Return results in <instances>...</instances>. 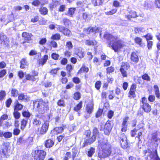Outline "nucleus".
Listing matches in <instances>:
<instances>
[{"mask_svg": "<svg viewBox=\"0 0 160 160\" xmlns=\"http://www.w3.org/2000/svg\"><path fill=\"white\" fill-rule=\"evenodd\" d=\"M104 38L110 41L108 45L109 47L111 48L115 52L119 51L125 46L124 42L117 36H113L110 34L106 33L104 34Z\"/></svg>", "mask_w": 160, "mask_h": 160, "instance_id": "nucleus-1", "label": "nucleus"}, {"mask_svg": "<svg viewBox=\"0 0 160 160\" xmlns=\"http://www.w3.org/2000/svg\"><path fill=\"white\" fill-rule=\"evenodd\" d=\"M99 146L102 150L99 152L98 157L100 158H103L109 156L111 153V145L108 144L107 140H105L102 142L99 141Z\"/></svg>", "mask_w": 160, "mask_h": 160, "instance_id": "nucleus-2", "label": "nucleus"}, {"mask_svg": "<svg viewBox=\"0 0 160 160\" xmlns=\"http://www.w3.org/2000/svg\"><path fill=\"white\" fill-rule=\"evenodd\" d=\"M34 106L36 107L37 111L40 114L46 112L49 108L48 102H45L42 99L34 102Z\"/></svg>", "mask_w": 160, "mask_h": 160, "instance_id": "nucleus-3", "label": "nucleus"}, {"mask_svg": "<svg viewBox=\"0 0 160 160\" xmlns=\"http://www.w3.org/2000/svg\"><path fill=\"white\" fill-rule=\"evenodd\" d=\"M10 146L9 143H5L2 146L0 153L4 156H7L10 153Z\"/></svg>", "mask_w": 160, "mask_h": 160, "instance_id": "nucleus-4", "label": "nucleus"}, {"mask_svg": "<svg viewBox=\"0 0 160 160\" xmlns=\"http://www.w3.org/2000/svg\"><path fill=\"white\" fill-rule=\"evenodd\" d=\"M141 102V107L144 112H149L151 110V106L147 102L146 98H142Z\"/></svg>", "mask_w": 160, "mask_h": 160, "instance_id": "nucleus-5", "label": "nucleus"}, {"mask_svg": "<svg viewBox=\"0 0 160 160\" xmlns=\"http://www.w3.org/2000/svg\"><path fill=\"white\" fill-rule=\"evenodd\" d=\"M35 155L34 156V160H43L46 154V152L43 150L35 151Z\"/></svg>", "mask_w": 160, "mask_h": 160, "instance_id": "nucleus-6", "label": "nucleus"}, {"mask_svg": "<svg viewBox=\"0 0 160 160\" xmlns=\"http://www.w3.org/2000/svg\"><path fill=\"white\" fill-rule=\"evenodd\" d=\"M143 153L146 156H149L151 158V160H160L156 152H152L151 150L149 149L143 151Z\"/></svg>", "mask_w": 160, "mask_h": 160, "instance_id": "nucleus-7", "label": "nucleus"}, {"mask_svg": "<svg viewBox=\"0 0 160 160\" xmlns=\"http://www.w3.org/2000/svg\"><path fill=\"white\" fill-rule=\"evenodd\" d=\"M120 141L122 148L124 149L128 147V142L127 137L124 133L121 135L120 137Z\"/></svg>", "mask_w": 160, "mask_h": 160, "instance_id": "nucleus-8", "label": "nucleus"}, {"mask_svg": "<svg viewBox=\"0 0 160 160\" xmlns=\"http://www.w3.org/2000/svg\"><path fill=\"white\" fill-rule=\"evenodd\" d=\"M151 141L152 143L154 144L155 151L156 152V148L158 147V143L160 142V139L157 137L156 133H154L152 135Z\"/></svg>", "mask_w": 160, "mask_h": 160, "instance_id": "nucleus-9", "label": "nucleus"}, {"mask_svg": "<svg viewBox=\"0 0 160 160\" xmlns=\"http://www.w3.org/2000/svg\"><path fill=\"white\" fill-rule=\"evenodd\" d=\"M12 17V14L10 15H4L1 18V21L6 25L8 23L11 22Z\"/></svg>", "mask_w": 160, "mask_h": 160, "instance_id": "nucleus-10", "label": "nucleus"}, {"mask_svg": "<svg viewBox=\"0 0 160 160\" xmlns=\"http://www.w3.org/2000/svg\"><path fill=\"white\" fill-rule=\"evenodd\" d=\"M49 126V123L48 122H45L42 124V127L39 129V131L40 134H44L46 133L48 130Z\"/></svg>", "mask_w": 160, "mask_h": 160, "instance_id": "nucleus-11", "label": "nucleus"}, {"mask_svg": "<svg viewBox=\"0 0 160 160\" xmlns=\"http://www.w3.org/2000/svg\"><path fill=\"white\" fill-rule=\"evenodd\" d=\"M129 119V117L126 116L123 119V122L121 125V131L122 132H126L127 130L128 124L127 122Z\"/></svg>", "mask_w": 160, "mask_h": 160, "instance_id": "nucleus-12", "label": "nucleus"}, {"mask_svg": "<svg viewBox=\"0 0 160 160\" xmlns=\"http://www.w3.org/2000/svg\"><path fill=\"white\" fill-rule=\"evenodd\" d=\"M142 130L139 129L137 130L136 129H134L131 132V136L132 137H134L135 135L137 134L136 137V138H138L139 141L140 140V136L142 135Z\"/></svg>", "mask_w": 160, "mask_h": 160, "instance_id": "nucleus-13", "label": "nucleus"}, {"mask_svg": "<svg viewBox=\"0 0 160 160\" xmlns=\"http://www.w3.org/2000/svg\"><path fill=\"white\" fill-rule=\"evenodd\" d=\"M138 16L136 12L132 10L129 12L128 14L125 15V17L128 20H130L131 18H135Z\"/></svg>", "mask_w": 160, "mask_h": 160, "instance_id": "nucleus-14", "label": "nucleus"}, {"mask_svg": "<svg viewBox=\"0 0 160 160\" xmlns=\"http://www.w3.org/2000/svg\"><path fill=\"white\" fill-rule=\"evenodd\" d=\"M64 128L62 127H56L53 130L51 131V134L52 135H57L58 133H60L62 132Z\"/></svg>", "mask_w": 160, "mask_h": 160, "instance_id": "nucleus-15", "label": "nucleus"}, {"mask_svg": "<svg viewBox=\"0 0 160 160\" xmlns=\"http://www.w3.org/2000/svg\"><path fill=\"white\" fill-rule=\"evenodd\" d=\"M112 127L109 122H107L105 125L104 132L106 135H108L110 132Z\"/></svg>", "mask_w": 160, "mask_h": 160, "instance_id": "nucleus-16", "label": "nucleus"}, {"mask_svg": "<svg viewBox=\"0 0 160 160\" xmlns=\"http://www.w3.org/2000/svg\"><path fill=\"white\" fill-rule=\"evenodd\" d=\"M76 10L75 8H68V11L65 13V14L70 17H73Z\"/></svg>", "mask_w": 160, "mask_h": 160, "instance_id": "nucleus-17", "label": "nucleus"}, {"mask_svg": "<svg viewBox=\"0 0 160 160\" xmlns=\"http://www.w3.org/2000/svg\"><path fill=\"white\" fill-rule=\"evenodd\" d=\"M48 59V55H45L41 59L38 60L37 62L39 65L43 66L46 63Z\"/></svg>", "mask_w": 160, "mask_h": 160, "instance_id": "nucleus-18", "label": "nucleus"}, {"mask_svg": "<svg viewBox=\"0 0 160 160\" xmlns=\"http://www.w3.org/2000/svg\"><path fill=\"white\" fill-rule=\"evenodd\" d=\"M8 41L7 38L6 36L2 34H0V43H3L7 45L8 44Z\"/></svg>", "mask_w": 160, "mask_h": 160, "instance_id": "nucleus-19", "label": "nucleus"}, {"mask_svg": "<svg viewBox=\"0 0 160 160\" xmlns=\"http://www.w3.org/2000/svg\"><path fill=\"white\" fill-rule=\"evenodd\" d=\"M83 19L86 22L89 21L92 17V15L86 12L82 13Z\"/></svg>", "mask_w": 160, "mask_h": 160, "instance_id": "nucleus-20", "label": "nucleus"}, {"mask_svg": "<svg viewBox=\"0 0 160 160\" xmlns=\"http://www.w3.org/2000/svg\"><path fill=\"white\" fill-rule=\"evenodd\" d=\"M153 90L156 97L159 99L160 97V92L158 86L157 85H154L153 86Z\"/></svg>", "mask_w": 160, "mask_h": 160, "instance_id": "nucleus-21", "label": "nucleus"}, {"mask_svg": "<svg viewBox=\"0 0 160 160\" xmlns=\"http://www.w3.org/2000/svg\"><path fill=\"white\" fill-rule=\"evenodd\" d=\"M134 41L136 43L138 44L140 47H143L145 44L142 42V39L139 37H137L134 38Z\"/></svg>", "mask_w": 160, "mask_h": 160, "instance_id": "nucleus-22", "label": "nucleus"}, {"mask_svg": "<svg viewBox=\"0 0 160 160\" xmlns=\"http://www.w3.org/2000/svg\"><path fill=\"white\" fill-rule=\"evenodd\" d=\"M22 36L24 38L25 40H29L30 39L32 35L31 33L25 32L22 33Z\"/></svg>", "mask_w": 160, "mask_h": 160, "instance_id": "nucleus-23", "label": "nucleus"}, {"mask_svg": "<svg viewBox=\"0 0 160 160\" xmlns=\"http://www.w3.org/2000/svg\"><path fill=\"white\" fill-rule=\"evenodd\" d=\"M131 60L134 62H137L139 60V58L137 54L134 52H132L131 55Z\"/></svg>", "mask_w": 160, "mask_h": 160, "instance_id": "nucleus-24", "label": "nucleus"}, {"mask_svg": "<svg viewBox=\"0 0 160 160\" xmlns=\"http://www.w3.org/2000/svg\"><path fill=\"white\" fill-rule=\"evenodd\" d=\"M14 108V110L18 111V110H20L22 109L23 106L21 104L19 103L18 101H16Z\"/></svg>", "mask_w": 160, "mask_h": 160, "instance_id": "nucleus-25", "label": "nucleus"}, {"mask_svg": "<svg viewBox=\"0 0 160 160\" xmlns=\"http://www.w3.org/2000/svg\"><path fill=\"white\" fill-rule=\"evenodd\" d=\"M93 110V105L92 103L88 104L86 107L87 112L90 114L91 113Z\"/></svg>", "mask_w": 160, "mask_h": 160, "instance_id": "nucleus-26", "label": "nucleus"}, {"mask_svg": "<svg viewBox=\"0 0 160 160\" xmlns=\"http://www.w3.org/2000/svg\"><path fill=\"white\" fill-rule=\"evenodd\" d=\"M20 68H24L28 65L26 59L25 58H22L20 62Z\"/></svg>", "mask_w": 160, "mask_h": 160, "instance_id": "nucleus-27", "label": "nucleus"}, {"mask_svg": "<svg viewBox=\"0 0 160 160\" xmlns=\"http://www.w3.org/2000/svg\"><path fill=\"white\" fill-rule=\"evenodd\" d=\"M54 142L51 139L47 140L45 144V146L47 148H50L54 145Z\"/></svg>", "mask_w": 160, "mask_h": 160, "instance_id": "nucleus-28", "label": "nucleus"}, {"mask_svg": "<svg viewBox=\"0 0 160 160\" xmlns=\"http://www.w3.org/2000/svg\"><path fill=\"white\" fill-rule=\"evenodd\" d=\"M130 67V65L128 62H123L121 66L120 69L125 70H127Z\"/></svg>", "mask_w": 160, "mask_h": 160, "instance_id": "nucleus-29", "label": "nucleus"}, {"mask_svg": "<svg viewBox=\"0 0 160 160\" xmlns=\"http://www.w3.org/2000/svg\"><path fill=\"white\" fill-rule=\"evenodd\" d=\"M145 31V29L143 27H137L134 29V31L136 33H140L141 32H143Z\"/></svg>", "mask_w": 160, "mask_h": 160, "instance_id": "nucleus-30", "label": "nucleus"}, {"mask_svg": "<svg viewBox=\"0 0 160 160\" xmlns=\"http://www.w3.org/2000/svg\"><path fill=\"white\" fill-rule=\"evenodd\" d=\"M88 70L89 69L88 67H86L84 66H83L79 70L78 73H81L84 72H88Z\"/></svg>", "mask_w": 160, "mask_h": 160, "instance_id": "nucleus-31", "label": "nucleus"}, {"mask_svg": "<svg viewBox=\"0 0 160 160\" xmlns=\"http://www.w3.org/2000/svg\"><path fill=\"white\" fill-rule=\"evenodd\" d=\"M48 10L47 8L45 7H41L39 9L40 13L42 15H45L48 13Z\"/></svg>", "mask_w": 160, "mask_h": 160, "instance_id": "nucleus-32", "label": "nucleus"}, {"mask_svg": "<svg viewBox=\"0 0 160 160\" xmlns=\"http://www.w3.org/2000/svg\"><path fill=\"white\" fill-rule=\"evenodd\" d=\"M86 44L89 46L94 45L97 44V42L95 40H86Z\"/></svg>", "mask_w": 160, "mask_h": 160, "instance_id": "nucleus-33", "label": "nucleus"}, {"mask_svg": "<svg viewBox=\"0 0 160 160\" xmlns=\"http://www.w3.org/2000/svg\"><path fill=\"white\" fill-rule=\"evenodd\" d=\"M8 118V116L7 114H4L2 115L0 118V126L2 125L3 121L7 120Z\"/></svg>", "mask_w": 160, "mask_h": 160, "instance_id": "nucleus-34", "label": "nucleus"}, {"mask_svg": "<svg viewBox=\"0 0 160 160\" xmlns=\"http://www.w3.org/2000/svg\"><path fill=\"white\" fill-rule=\"evenodd\" d=\"M28 122L27 120L23 119L22 120L21 122V129L23 130L25 128L26 126L27 123Z\"/></svg>", "mask_w": 160, "mask_h": 160, "instance_id": "nucleus-35", "label": "nucleus"}, {"mask_svg": "<svg viewBox=\"0 0 160 160\" xmlns=\"http://www.w3.org/2000/svg\"><path fill=\"white\" fill-rule=\"evenodd\" d=\"M95 152V149L93 148H91L88 151V155L91 157L94 154Z\"/></svg>", "mask_w": 160, "mask_h": 160, "instance_id": "nucleus-36", "label": "nucleus"}, {"mask_svg": "<svg viewBox=\"0 0 160 160\" xmlns=\"http://www.w3.org/2000/svg\"><path fill=\"white\" fill-rule=\"evenodd\" d=\"M82 102H80L77 106L74 108V110L78 112L80 110L82 107Z\"/></svg>", "mask_w": 160, "mask_h": 160, "instance_id": "nucleus-37", "label": "nucleus"}, {"mask_svg": "<svg viewBox=\"0 0 160 160\" xmlns=\"http://www.w3.org/2000/svg\"><path fill=\"white\" fill-rule=\"evenodd\" d=\"M26 78L27 80H32L34 81L35 80V78L33 75H30L29 74H27L26 75Z\"/></svg>", "mask_w": 160, "mask_h": 160, "instance_id": "nucleus-38", "label": "nucleus"}, {"mask_svg": "<svg viewBox=\"0 0 160 160\" xmlns=\"http://www.w3.org/2000/svg\"><path fill=\"white\" fill-rule=\"evenodd\" d=\"M41 123V122L38 118L33 119V123L34 125L38 126L40 125Z\"/></svg>", "mask_w": 160, "mask_h": 160, "instance_id": "nucleus-39", "label": "nucleus"}, {"mask_svg": "<svg viewBox=\"0 0 160 160\" xmlns=\"http://www.w3.org/2000/svg\"><path fill=\"white\" fill-rule=\"evenodd\" d=\"M18 91L16 89H12L11 91V94L12 96L14 97H16L18 95Z\"/></svg>", "mask_w": 160, "mask_h": 160, "instance_id": "nucleus-40", "label": "nucleus"}, {"mask_svg": "<svg viewBox=\"0 0 160 160\" xmlns=\"http://www.w3.org/2000/svg\"><path fill=\"white\" fill-rule=\"evenodd\" d=\"M63 34L66 36H70L71 35V31L68 28H65L63 31Z\"/></svg>", "mask_w": 160, "mask_h": 160, "instance_id": "nucleus-41", "label": "nucleus"}, {"mask_svg": "<svg viewBox=\"0 0 160 160\" xmlns=\"http://www.w3.org/2000/svg\"><path fill=\"white\" fill-rule=\"evenodd\" d=\"M117 11V10L116 9H114L112 10L111 11H109L108 12H105V13L106 14L108 15H110L114 14Z\"/></svg>", "mask_w": 160, "mask_h": 160, "instance_id": "nucleus-42", "label": "nucleus"}, {"mask_svg": "<svg viewBox=\"0 0 160 160\" xmlns=\"http://www.w3.org/2000/svg\"><path fill=\"white\" fill-rule=\"evenodd\" d=\"M12 135L11 132H6L3 134L4 137L6 138H9L12 137Z\"/></svg>", "mask_w": 160, "mask_h": 160, "instance_id": "nucleus-43", "label": "nucleus"}, {"mask_svg": "<svg viewBox=\"0 0 160 160\" xmlns=\"http://www.w3.org/2000/svg\"><path fill=\"white\" fill-rule=\"evenodd\" d=\"M13 115L15 119H18L20 118L21 114L17 111H14L13 112Z\"/></svg>", "mask_w": 160, "mask_h": 160, "instance_id": "nucleus-44", "label": "nucleus"}, {"mask_svg": "<svg viewBox=\"0 0 160 160\" xmlns=\"http://www.w3.org/2000/svg\"><path fill=\"white\" fill-rule=\"evenodd\" d=\"M60 36L59 34H55L52 35L51 38L52 39H59L60 38Z\"/></svg>", "mask_w": 160, "mask_h": 160, "instance_id": "nucleus-45", "label": "nucleus"}, {"mask_svg": "<svg viewBox=\"0 0 160 160\" xmlns=\"http://www.w3.org/2000/svg\"><path fill=\"white\" fill-rule=\"evenodd\" d=\"M22 113L23 116L24 117L29 118L31 116L30 113L28 111H23Z\"/></svg>", "mask_w": 160, "mask_h": 160, "instance_id": "nucleus-46", "label": "nucleus"}, {"mask_svg": "<svg viewBox=\"0 0 160 160\" xmlns=\"http://www.w3.org/2000/svg\"><path fill=\"white\" fill-rule=\"evenodd\" d=\"M102 3V0H93V3L95 6H98Z\"/></svg>", "mask_w": 160, "mask_h": 160, "instance_id": "nucleus-47", "label": "nucleus"}, {"mask_svg": "<svg viewBox=\"0 0 160 160\" xmlns=\"http://www.w3.org/2000/svg\"><path fill=\"white\" fill-rule=\"evenodd\" d=\"M59 57V55L56 53H53L51 55V57L52 58L55 60L58 59Z\"/></svg>", "mask_w": 160, "mask_h": 160, "instance_id": "nucleus-48", "label": "nucleus"}, {"mask_svg": "<svg viewBox=\"0 0 160 160\" xmlns=\"http://www.w3.org/2000/svg\"><path fill=\"white\" fill-rule=\"evenodd\" d=\"M106 70L107 73L109 74L114 71V68L112 67H110L106 69Z\"/></svg>", "mask_w": 160, "mask_h": 160, "instance_id": "nucleus-49", "label": "nucleus"}, {"mask_svg": "<svg viewBox=\"0 0 160 160\" xmlns=\"http://www.w3.org/2000/svg\"><path fill=\"white\" fill-rule=\"evenodd\" d=\"M78 52L77 53V55L80 58H82L84 57V53L81 50L79 49Z\"/></svg>", "mask_w": 160, "mask_h": 160, "instance_id": "nucleus-50", "label": "nucleus"}, {"mask_svg": "<svg viewBox=\"0 0 160 160\" xmlns=\"http://www.w3.org/2000/svg\"><path fill=\"white\" fill-rule=\"evenodd\" d=\"M66 46L69 50L71 49L73 47L72 44L70 41H68L66 42Z\"/></svg>", "mask_w": 160, "mask_h": 160, "instance_id": "nucleus-51", "label": "nucleus"}, {"mask_svg": "<svg viewBox=\"0 0 160 160\" xmlns=\"http://www.w3.org/2000/svg\"><path fill=\"white\" fill-rule=\"evenodd\" d=\"M90 28L91 29V30L92 32L95 33L97 32H98L99 31L100 28H99L98 27H95L94 28H93L90 27Z\"/></svg>", "mask_w": 160, "mask_h": 160, "instance_id": "nucleus-52", "label": "nucleus"}, {"mask_svg": "<svg viewBox=\"0 0 160 160\" xmlns=\"http://www.w3.org/2000/svg\"><path fill=\"white\" fill-rule=\"evenodd\" d=\"M126 70L122 69H120V71L123 77H126L127 76V72L126 71Z\"/></svg>", "mask_w": 160, "mask_h": 160, "instance_id": "nucleus-53", "label": "nucleus"}, {"mask_svg": "<svg viewBox=\"0 0 160 160\" xmlns=\"http://www.w3.org/2000/svg\"><path fill=\"white\" fill-rule=\"evenodd\" d=\"M90 27L84 29V32L85 34H89L92 33Z\"/></svg>", "mask_w": 160, "mask_h": 160, "instance_id": "nucleus-54", "label": "nucleus"}, {"mask_svg": "<svg viewBox=\"0 0 160 160\" xmlns=\"http://www.w3.org/2000/svg\"><path fill=\"white\" fill-rule=\"evenodd\" d=\"M6 96V92L4 91L0 92V100H2Z\"/></svg>", "mask_w": 160, "mask_h": 160, "instance_id": "nucleus-55", "label": "nucleus"}, {"mask_svg": "<svg viewBox=\"0 0 160 160\" xmlns=\"http://www.w3.org/2000/svg\"><path fill=\"white\" fill-rule=\"evenodd\" d=\"M58 105L59 106L64 107L65 106L64 102L62 99L59 100L57 102Z\"/></svg>", "mask_w": 160, "mask_h": 160, "instance_id": "nucleus-56", "label": "nucleus"}, {"mask_svg": "<svg viewBox=\"0 0 160 160\" xmlns=\"http://www.w3.org/2000/svg\"><path fill=\"white\" fill-rule=\"evenodd\" d=\"M135 91L130 90L129 97L131 98L134 97L135 96Z\"/></svg>", "mask_w": 160, "mask_h": 160, "instance_id": "nucleus-57", "label": "nucleus"}, {"mask_svg": "<svg viewBox=\"0 0 160 160\" xmlns=\"http://www.w3.org/2000/svg\"><path fill=\"white\" fill-rule=\"evenodd\" d=\"M80 97V93L78 92H77L74 93V98L76 100H78Z\"/></svg>", "mask_w": 160, "mask_h": 160, "instance_id": "nucleus-58", "label": "nucleus"}, {"mask_svg": "<svg viewBox=\"0 0 160 160\" xmlns=\"http://www.w3.org/2000/svg\"><path fill=\"white\" fill-rule=\"evenodd\" d=\"M65 9L66 6L65 5H61L58 8V11L60 12H63L65 10Z\"/></svg>", "mask_w": 160, "mask_h": 160, "instance_id": "nucleus-59", "label": "nucleus"}, {"mask_svg": "<svg viewBox=\"0 0 160 160\" xmlns=\"http://www.w3.org/2000/svg\"><path fill=\"white\" fill-rule=\"evenodd\" d=\"M109 92L110 94L108 97L109 99H112L114 97L113 91V90L109 91Z\"/></svg>", "mask_w": 160, "mask_h": 160, "instance_id": "nucleus-60", "label": "nucleus"}, {"mask_svg": "<svg viewBox=\"0 0 160 160\" xmlns=\"http://www.w3.org/2000/svg\"><path fill=\"white\" fill-rule=\"evenodd\" d=\"M142 78L144 80L147 81H150V77L147 74H144L142 76Z\"/></svg>", "mask_w": 160, "mask_h": 160, "instance_id": "nucleus-61", "label": "nucleus"}, {"mask_svg": "<svg viewBox=\"0 0 160 160\" xmlns=\"http://www.w3.org/2000/svg\"><path fill=\"white\" fill-rule=\"evenodd\" d=\"M148 100L151 102H153L155 100V97L153 95H150L148 98Z\"/></svg>", "mask_w": 160, "mask_h": 160, "instance_id": "nucleus-62", "label": "nucleus"}, {"mask_svg": "<svg viewBox=\"0 0 160 160\" xmlns=\"http://www.w3.org/2000/svg\"><path fill=\"white\" fill-rule=\"evenodd\" d=\"M101 82L100 81H98L96 82L95 84V88L98 90H99L101 86Z\"/></svg>", "mask_w": 160, "mask_h": 160, "instance_id": "nucleus-63", "label": "nucleus"}, {"mask_svg": "<svg viewBox=\"0 0 160 160\" xmlns=\"http://www.w3.org/2000/svg\"><path fill=\"white\" fill-rule=\"evenodd\" d=\"M155 4L157 8H160V0H155Z\"/></svg>", "mask_w": 160, "mask_h": 160, "instance_id": "nucleus-64", "label": "nucleus"}]
</instances>
